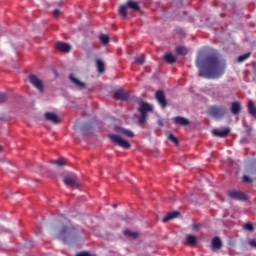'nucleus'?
<instances>
[{
    "mask_svg": "<svg viewBox=\"0 0 256 256\" xmlns=\"http://www.w3.org/2000/svg\"><path fill=\"white\" fill-rule=\"evenodd\" d=\"M223 247V243L219 237H214L212 239V249H221Z\"/></svg>",
    "mask_w": 256,
    "mask_h": 256,
    "instance_id": "nucleus-20",
    "label": "nucleus"
},
{
    "mask_svg": "<svg viewBox=\"0 0 256 256\" xmlns=\"http://www.w3.org/2000/svg\"><path fill=\"white\" fill-rule=\"evenodd\" d=\"M99 39H100L102 45H109V35H107V34H101V35L99 36Z\"/></svg>",
    "mask_w": 256,
    "mask_h": 256,
    "instance_id": "nucleus-28",
    "label": "nucleus"
},
{
    "mask_svg": "<svg viewBox=\"0 0 256 256\" xmlns=\"http://www.w3.org/2000/svg\"><path fill=\"white\" fill-rule=\"evenodd\" d=\"M230 133H231L230 128H226L224 130H217V129L212 130V134L214 135V137H220L221 139H225V137H228Z\"/></svg>",
    "mask_w": 256,
    "mask_h": 256,
    "instance_id": "nucleus-13",
    "label": "nucleus"
},
{
    "mask_svg": "<svg viewBox=\"0 0 256 256\" xmlns=\"http://www.w3.org/2000/svg\"><path fill=\"white\" fill-rule=\"evenodd\" d=\"M63 183H65L67 187L77 188L79 186V178H77V175L72 174L64 177Z\"/></svg>",
    "mask_w": 256,
    "mask_h": 256,
    "instance_id": "nucleus-5",
    "label": "nucleus"
},
{
    "mask_svg": "<svg viewBox=\"0 0 256 256\" xmlns=\"http://www.w3.org/2000/svg\"><path fill=\"white\" fill-rule=\"evenodd\" d=\"M181 215V212L179 211H174V212H169L163 219V223H168V221H171V219H177Z\"/></svg>",
    "mask_w": 256,
    "mask_h": 256,
    "instance_id": "nucleus-15",
    "label": "nucleus"
},
{
    "mask_svg": "<svg viewBox=\"0 0 256 256\" xmlns=\"http://www.w3.org/2000/svg\"><path fill=\"white\" fill-rule=\"evenodd\" d=\"M1 151H3V147L0 145V153H1Z\"/></svg>",
    "mask_w": 256,
    "mask_h": 256,
    "instance_id": "nucleus-42",
    "label": "nucleus"
},
{
    "mask_svg": "<svg viewBox=\"0 0 256 256\" xmlns=\"http://www.w3.org/2000/svg\"><path fill=\"white\" fill-rule=\"evenodd\" d=\"M156 101H158L159 105L165 109L167 107V98L165 97V93L163 90H158L155 93Z\"/></svg>",
    "mask_w": 256,
    "mask_h": 256,
    "instance_id": "nucleus-8",
    "label": "nucleus"
},
{
    "mask_svg": "<svg viewBox=\"0 0 256 256\" xmlns=\"http://www.w3.org/2000/svg\"><path fill=\"white\" fill-rule=\"evenodd\" d=\"M242 181H244V183H253V179H251L249 176L244 175L242 177Z\"/></svg>",
    "mask_w": 256,
    "mask_h": 256,
    "instance_id": "nucleus-35",
    "label": "nucleus"
},
{
    "mask_svg": "<svg viewBox=\"0 0 256 256\" xmlns=\"http://www.w3.org/2000/svg\"><path fill=\"white\" fill-rule=\"evenodd\" d=\"M244 229H245L246 231H254L255 227H253V224H251L250 222H248V223H246V224L244 225Z\"/></svg>",
    "mask_w": 256,
    "mask_h": 256,
    "instance_id": "nucleus-34",
    "label": "nucleus"
},
{
    "mask_svg": "<svg viewBox=\"0 0 256 256\" xmlns=\"http://www.w3.org/2000/svg\"><path fill=\"white\" fill-rule=\"evenodd\" d=\"M230 111L233 115H239L241 113V102H233Z\"/></svg>",
    "mask_w": 256,
    "mask_h": 256,
    "instance_id": "nucleus-16",
    "label": "nucleus"
},
{
    "mask_svg": "<svg viewBox=\"0 0 256 256\" xmlns=\"http://www.w3.org/2000/svg\"><path fill=\"white\" fill-rule=\"evenodd\" d=\"M151 111H153V106L147 102H142L138 107V113H140L138 124L140 126L145 125L147 121V113H151Z\"/></svg>",
    "mask_w": 256,
    "mask_h": 256,
    "instance_id": "nucleus-2",
    "label": "nucleus"
},
{
    "mask_svg": "<svg viewBox=\"0 0 256 256\" xmlns=\"http://www.w3.org/2000/svg\"><path fill=\"white\" fill-rule=\"evenodd\" d=\"M55 49H57V51H61V53H70L71 45L68 43L59 41L55 44Z\"/></svg>",
    "mask_w": 256,
    "mask_h": 256,
    "instance_id": "nucleus-10",
    "label": "nucleus"
},
{
    "mask_svg": "<svg viewBox=\"0 0 256 256\" xmlns=\"http://www.w3.org/2000/svg\"><path fill=\"white\" fill-rule=\"evenodd\" d=\"M51 163L57 165L58 167H64V165H67V159L60 158L58 160H52Z\"/></svg>",
    "mask_w": 256,
    "mask_h": 256,
    "instance_id": "nucleus-26",
    "label": "nucleus"
},
{
    "mask_svg": "<svg viewBox=\"0 0 256 256\" xmlns=\"http://www.w3.org/2000/svg\"><path fill=\"white\" fill-rule=\"evenodd\" d=\"M247 109H248V113L254 117V119H256V107H255V103L253 102V100H250L248 102V106H247Z\"/></svg>",
    "mask_w": 256,
    "mask_h": 256,
    "instance_id": "nucleus-17",
    "label": "nucleus"
},
{
    "mask_svg": "<svg viewBox=\"0 0 256 256\" xmlns=\"http://www.w3.org/2000/svg\"><path fill=\"white\" fill-rule=\"evenodd\" d=\"M199 76L204 79H220L225 74V61L215 55H209L204 59L196 61Z\"/></svg>",
    "mask_w": 256,
    "mask_h": 256,
    "instance_id": "nucleus-1",
    "label": "nucleus"
},
{
    "mask_svg": "<svg viewBox=\"0 0 256 256\" xmlns=\"http://www.w3.org/2000/svg\"><path fill=\"white\" fill-rule=\"evenodd\" d=\"M186 243L188 245H197V237L195 235H186Z\"/></svg>",
    "mask_w": 256,
    "mask_h": 256,
    "instance_id": "nucleus-22",
    "label": "nucleus"
},
{
    "mask_svg": "<svg viewBox=\"0 0 256 256\" xmlns=\"http://www.w3.org/2000/svg\"><path fill=\"white\" fill-rule=\"evenodd\" d=\"M246 131L247 133H251L253 131V127L246 125Z\"/></svg>",
    "mask_w": 256,
    "mask_h": 256,
    "instance_id": "nucleus-40",
    "label": "nucleus"
},
{
    "mask_svg": "<svg viewBox=\"0 0 256 256\" xmlns=\"http://www.w3.org/2000/svg\"><path fill=\"white\" fill-rule=\"evenodd\" d=\"M29 81L31 83V85H33V87H35V89H38L40 93H43V91H45L44 87H43V81H41V79H39L37 76L35 75H30L29 76Z\"/></svg>",
    "mask_w": 256,
    "mask_h": 256,
    "instance_id": "nucleus-7",
    "label": "nucleus"
},
{
    "mask_svg": "<svg viewBox=\"0 0 256 256\" xmlns=\"http://www.w3.org/2000/svg\"><path fill=\"white\" fill-rule=\"evenodd\" d=\"M199 227H201L200 224H193V225H192L193 231H198Z\"/></svg>",
    "mask_w": 256,
    "mask_h": 256,
    "instance_id": "nucleus-39",
    "label": "nucleus"
},
{
    "mask_svg": "<svg viewBox=\"0 0 256 256\" xmlns=\"http://www.w3.org/2000/svg\"><path fill=\"white\" fill-rule=\"evenodd\" d=\"M61 12L59 11V9H55L53 12L54 17H57Z\"/></svg>",
    "mask_w": 256,
    "mask_h": 256,
    "instance_id": "nucleus-41",
    "label": "nucleus"
},
{
    "mask_svg": "<svg viewBox=\"0 0 256 256\" xmlns=\"http://www.w3.org/2000/svg\"><path fill=\"white\" fill-rule=\"evenodd\" d=\"M134 61L137 65H143L145 63V55L135 57Z\"/></svg>",
    "mask_w": 256,
    "mask_h": 256,
    "instance_id": "nucleus-30",
    "label": "nucleus"
},
{
    "mask_svg": "<svg viewBox=\"0 0 256 256\" xmlns=\"http://www.w3.org/2000/svg\"><path fill=\"white\" fill-rule=\"evenodd\" d=\"M126 5H127V8L132 9V11H139L141 9L139 4L133 0H128L126 2Z\"/></svg>",
    "mask_w": 256,
    "mask_h": 256,
    "instance_id": "nucleus-18",
    "label": "nucleus"
},
{
    "mask_svg": "<svg viewBox=\"0 0 256 256\" xmlns=\"http://www.w3.org/2000/svg\"><path fill=\"white\" fill-rule=\"evenodd\" d=\"M208 115L214 119H223L227 115V108L219 105H213L208 108Z\"/></svg>",
    "mask_w": 256,
    "mask_h": 256,
    "instance_id": "nucleus-3",
    "label": "nucleus"
},
{
    "mask_svg": "<svg viewBox=\"0 0 256 256\" xmlns=\"http://www.w3.org/2000/svg\"><path fill=\"white\" fill-rule=\"evenodd\" d=\"M249 245H250V247H253L254 249H256V239H251L249 241Z\"/></svg>",
    "mask_w": 256,
    "mask_h": 256,
    "instance_id": "nucleus-38",
    "label": "nucleus"
},
{
    "mask_svg": "<svg viewBox=\"0 0 256 256\" xmlns=\"http://www.w3.org/2000/svg\"><path fill=\"white\" fill-rule=\"evenodd\" d=\"M108 137L114 145H117L118 147H121L122 149H131V143H129V141L123 139L121 136H119L117 134H109Z\"/></svg>",
    "mask_w": 256,
    "mask_h": 256,
    "instance_id": "nucleus-4",
    "label": "nucleus"
},
{
    "mask_svg": "<svg viewBox=\"0 0 256 256\" xmlns=\"http://www.w3.org/2000/svg\"><path fill=\"white\" fill-rule=\"evenodd\" d=\"M123 235H125V237H128L129 239H137V237H139V234L137 232H132L129 229L124 230Z\"/></svg>",
    "mask_w": 256,
    "mask_h": 256,
    "instance_id": "nucleus-21",
    "label": "nucleus"
},
{
    "mask_svg": "<svg viewBox=\"0 0 256 256\" xmlns=\"http://www.w3.org/2000/svg\"><path fill=\"white\" fill-rule=\"evenodd\" d=\"M214 97L216 99H219V98H225L227 97L225 94H224V91L223 90H219L217 93H214Z\"/></svg>",
    "mask_w": 256,
    "mask_h": 256,
    "instance_id": "nucleus-33",
    "label": "nucleus"
},
{
    "mask_svg": "<svg viewBox=\"0 0 256 256\" xmlns=\"http://www.w3.org/2000/svg\"><path fill=\"white\" fill-rule=\"evenodd\" d=\"M177 55H187V48L183 47V46H178L175 49Z\"/></svg>",
    "mask_w": 256,
    "mask_h": 256,
    "instance_id": "nucleus-29",
    "label": "nucleus"
},
{
    "mask_svg": "<svg viewBox=\"0 0 256 256\" xmlns=\"http://www.w3.org/2000/svg\"><path fill=\"white\" fill-rule=\"evenodd\" d=\"M251 57V53H246L238 57L237 61L238 63H243L244 61H247V58Z\"/></svg>",
    "mask_w": 256,
    "mask_h": 256,
    "instance_id": "nucleus-31",
    "label": "nucleus"
},
{
    "mask_svg": "<svg viewBox=\"0 0 256 256\" xmlns=\"http://www.w3.org/2000/svg\"><path fill=\"white\" fill-rule=\"evenodd\" d=\"M69 79L71 83H73V85H75V87H77L78 89L83 90L87 87V84H85V82H81V80L77 79L73 74L69 75Z\"/></svg>",
    "mask_w": 256,
    "mask_h": 256,
    "instance_id": "nucleus-14",
    "label": "nucleus"
},
{
    "mask_svg": "<svg viewBox=\"0 0 256 256\" xmlns=\"http://www.w3.org/2000/svg\"><path fill=\"white\" fill-rule=\"evenodd\" d=\"M127 9H129L127 7V4L119 7V15H121V17H123V19H125L127 17Z\"/></svg>",
    "mask_w": 256,
    "mask_h": 256,
    "instance_id": "nucleus-27",
    "label": "nucleus"
},
{
    "mask_svg": "<svg viewBox=\"0 0 256 256\" xmlns=\"http://www.w3.org/2000/svg\"><path fill=\"white\" fill-rule=\"evenodd\" d=\"M120 133L122 135H125V137H129L130 139H133V137H135V133H133V131L129 129L121 128Z\"/></svg>",
    "mask_w": 256,
    "mask_h": 256,
    "instance_id": "nucleus-25",
    "label": "nucleus"
},
{
    "mask_svg": "<svg viewBox=\"0 0 256 256\" xmlns=\"http://www.w3.org/2000/svg\"><path fill=\"white\" fill-rule=\"evenodd\" d=\"M114 99H119L120 101H127L129 99V93L124 92L123 89H119L113 92Z\"/></svg>",
    "mask_w": 256,
    "mask_h": 256,
    "instance_id": "nucleus-11",
    "label": "nucleus"
},
{
    "mask_svg": "<svg viewBox=\"0 0 256 256\" xmlns=\"http://www.w3.org/2000/svg\"><path fill=\"white\" fill-rule=\"evenodd\" d=\"M173 123L175 125H181L182 127H187L188 125H191V121L189 119L183 117V116H176L173 118Z\"/></svg>",
    "mask_w": 256,
    "mask_h": 256,
    "instance_id": "nucleus-12",
    "label": "nucleus"
},
{
    "mask_svg": "<svg viewBox=\"0 0 256 256\" xmlns=\"http://www.w3.org/2000/svg\"><path fill=\"white\" fill-rule=\"evenodd\" d=\"M76 256H97V255L91 254L89 252H81V253H78Z\"/></svg>",
    "mask_w": 256,
    "mask_h": 256,
    "instance_id": "nucleus-37",
    "label": "nucleus"
},
{
    "mask_svg": "<svg viewBox=\"0 0 256 256\" xmlns=\"http://www.w3.org/2000/svg\"><path fill=\"white\" fill-rule=\"evenodd\" d=\"M228 197L234 199L235 201H247V194L242 191L231 190L228 192Z\"/></svg>",
    "mask_w": 256,
    "mask_h": 256,
    "instance_id": "nucleus-6",
    "label": "nucleus"
},
{
    "mask_svg": "<svg viewBox=\"0 0 256 256\" xmlns=\"http://www.w3.org/2000/svg\"><path fill=\"white\" fill-rule=\"evenodd\" d=\"M164 61H166V63H177V56L173 55V53H166L164 55Z\"/></svg>",
    "mask_w": 256,
    "mask_h": 256,
    "instance_id": "nucleus-19",
    "label": "nucleus"
},
{
    "mask_svg": "<svg viewBox=\"0 0 256 256\" xmlns=\"http://www.w3.org/2000/svg\"><path fill=\"white\" fill-rule=\"evenodd\" d=\"M7 101V95L5 93H0V103H5Z\"/></svg>",
    "mask_w": 256,
    "mask_h": 256,
    "instance_id": "nucleus-36",
    "label": "nucleus"
},
{
    "mask_svg": "<svg viewBox=\"0 0 256 256\" xmlns=\"http://www.w3.org/2000/svg\"><path fill=\"white\" fill-rule=\"evenodd\" d=\"M168 139L172 143H175L176 145H179V139H177V137H175V135H173V133H168Z\"/></svg>",
    "mask_w": 256,
    "mask_h": 256,
    "instance_id": "nucleus-32",
    "label": "nucleus"
},
{
    "mask_svg": "<svg viewBox=\"0 0 256 256\" xmlns=\"http://www.w3.org/2000/svg\"><path fill=\"white\" fill-rule=\"evenodd\" d=\"M96 67L98 73H105V63H103L100 59H96Z\"/></svg>",
    "mask_w": 256,
    "mask_h": 256,
    "instance_id": "nucleus-24",
    "label": "nucleus"
},
{
    "mask_svg": "<svg viewBox=\"0 0 256 256\" xmlns=\"http://www.w3.org/2000/svg\"><path fill=\"white\" fill-rule=\"evenodd\" d=\"M44 117L46 121H50L54 125H59V123H61V119H59V116L53 112H46L44 114Z\"/></svg>",
    "mask_w": 256,
    "mask_h": 256,
    "instance_id": "nucleus-9",
    "label": "nucleus"
},
{
    "mask_svg": "<svg viewBox=\"0 0 256 256\" xmlns=\"http://www.w3.org/2000/svg\"><path fill=\"white\" fill-rule=\"evenodd\" d=\"M70 235H71V231H69V229H68L66 226H64V227L61 229L60 233H59V236H60L62 239H67V237H70Z\"/></svg>",
    "mask_w": 256,
    "mask_h": 256,
    "instance_id": "nucleus-23",
    "label": "nucleus"
}]
</instances>
